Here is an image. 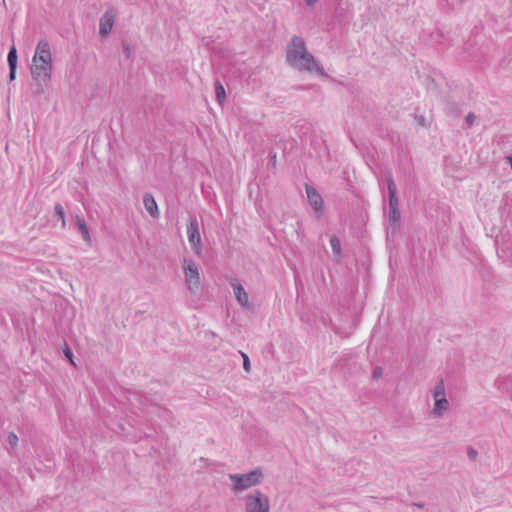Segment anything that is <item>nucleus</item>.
Returning <instances> with one entry per match:
<instances>
[{
	"label": "nucleus",
	"mask_w": 512,
	"mask_h": 512,
	"mask_svg": "<svg viewBox=\"0 0 512 512\" xmlns=\"http://www.w3.org/2000/svg\"><path fill=\"white\" fill-rule=\"evenodd\" d=\"M287 64L300 72L317 73L324 75V69L318 64L316 58L307 50L305 40L300 36H293L287 46Z\"/></svg>",
	"instance_id": "f257e3e1"
},
{
	"label": "nucleus",
	"mask_w": 512,
	"mask_h": 512,
	"mask_svg": "<svg viewBox=\"0 0 512 512\" xmlns=\"http://www.w3.org/2000/svg\"><path fill=\"white\" fill-rule=\"evenodd\" d=\"M51 72L52 54L50 44L46 39H41L33 56L31 75L34 81H44L46 83L51 79Z\"/></svg>",
	"instance_id": "f03ea898"
},
{
	"label": "nucleus",
	"mask_w": 512,
	"mask_h": 512,
	"mask_svg": "<svg viewBox=\"0 0 512 512\" xmlns=\"http://www.w3.org/2000/svg\"><path fill=\"white\" fill-rule=\"evenodd\" d=\"M229 478L233 482V490L241 492L259 484L262 479V472L256 469L246 474H230Z\"/></svg>",
	"instance_id": "7ed1b4c3"
},
{
	"label": "nucleus",
	"mask_w": 512,
	"mask_h": 512,
	"mask_svg": "<svg viewBox=\"0 0 512 512\" xmlns=\"http://www.w3.org/2000/svg\"><path fill=\"white\" fill-rule=\"evenodd\" d=\"M246 512H269V498L260 491H255L246 496Z\"/></svg>",
	"instance_id": "20e7f679"
},
{
	"label": "nucleus",
	"mask_w": 512,
	"mask_h": 512,
	"mask_svg": "<svg viewBox=\"0 0 512 512\" xmlns=\"http://www.w3.org/2000/svg\"><path fill=\"white\" fill-rule=\"evenodd\" d=\"M184 272L188 289L192 293H197L200 290V277L196 263L193 260L184 258Z\"/></svg>",
	"instance_id": "39448f33"
},
{
	"label": "nucleus",
	"mask_w": 512,
	"mask_h": 512,
	"mask_svg": "<svg viewBox=\"0 0 512 512\" xmlns=\"http://www.w3.org/2000/svg\"><path fill=\"white\" fill-rule=\"evenodd\" d=\"M187 237L192 249L195 251L196 254H199L202 250V246L201 236L199 233V224L196 217H189L188 219Z\"/></svg>",
	"instance_id": "423d86ee"
},
{
	"label": "nucleus",
	"mask_w": 512,
	"mask_h": 512,
	"mask_svg": "<svg viewBox=\"0 0 512 512\" xmlns=\"http://www.w3.org/2000/svg\"><path fill=\"white\" fill-rule=\"evenodd\" d=\"M116 13L113 8L108 9L100 18L99 35L102 38L107 37L114 26Z\"/></svg>",
	"instance_id": "0eeeda50"
},
{
	"label": "nucleus",
	"mask_w": 512,
	"mask_h": 512,
	"mask_svg": "<svg viewBox=\"0 0 512 512\" xmlns=\"http://www.w3.org/2000/svg\"><path fill=\"white\" fill-rule=\"evenodd\" d=\"M306 194L309 201L310 206L317 214V216H321L323 213V199L322 196L317 192V190L309 185H306Z\"/></svg>",
	"instance_id": "6e6552de"
},
{
	"label": "nucleus",
	"mask_w": 512,
	"mask_h": 512,
	"mask_svg": "<svg viewBox=\"0 0 512 512\" xmlns=\"http://www.w3.org/2000/svg\"><path fill=\"white\" fill-rule=\"evenodd\" d=\"M387 189L389 194V210H398L399 200L397 197V187L391 173L387 174Z\"/></svg>",
	"instance_id": "1a4fd4ad"
},
{
	"label": "nucleus",
	"mask_w": 512,
	"mask_h": 512,
	"mask_svg": "<svg viewBox=\"0 0 512 512\" xmlns=\"http://www.w3.org/2000/svg\"><path fill=\"white\" fill-rule=\"evenodd\" d=\"M143 204L147 212L153 217L157 218L159 216V210L157 203L150 193H145L143 196Z\"/></svg>",
	"instance_id": "9d476101"
},
{
	"label": "nucleus",
	"mask_w": 512,
	"mask_h": 512,
	"mask_svg": "<svg viewBox=\"0 0 512 512\" xmlns=\"http://www.w3.org/2000/svg\"><path fill=\"white\" fill-rule=\"evenodd\" d=\"M231 285L233 287V291H234L237 301L243 307H249V299H248V295H247L244 287L238 282H233V283H231Z\"/></svg>",
	"instance_id": "9b49d317"
},
{
	"label": "nucleus",
	"mask_w": 512,
	"mask_h": 512,
	"mask_svg": "<svg viewBox=\"0 0 512 512\" xmlns=\"http://www.w3.org/2000/svg\"><path fill=\"white\" fill-rule=\"evenodd\" d=\"M434 400H435V402H434V407H433V410H432V414L435 417H441L443 415V413L446 410H448L449 402H448L446 397H441V398H437V399H434Z\"/></svg>",
	"instance_id": "f8f14e48"
},
{
	"label": "nucleus",
	"mask_w": 512,
	"mask_h": 512,
	"mask_svg": "<svg viewBox=\"0 0 512 512\" xmlns=\"http://www.w3.org/2000/svg\"><path fill=\"white\" fill-rule=\"evenodd\" d=\"M75 222H76V225L82 235V238L89 242L90 241V235H89V230H88V227H87V224L85 222V220L79 216H76L75 218Z\"/></svg>",
	"instance_id": "ddd939ff"
},
{
	"label": "nucleus",
	"mask_w": 512,
	"mask_h": 512,
	"mask_svg": "<svg viewBox=\"0 0 512 512\" xmlns=\"http://www.w3.org/2000/svg\"><path fill=\"white\" fill-rule=\"evenodd\" d=\"M214 89H215L216 99L219 102V104L222 105L223 102L226 100V92H225L224 86L218 79H216L214 81Z\"/></svg>",
	"instance_id": "4468645a"
},
{
	"label": "nucleus",
	"mask_w": 512,
	"mask_h": 512,
	"mask_svg": "<svg viewBox=\"0 0 512 512\" xmlns=\"http://www.w3.org/2000/svg\"><path fill=\"white\" fill-rule=\"evenodd\" d=\"M330 245L334 255L339 258L341 256V244L339 238L335 235L332 236L330 238Z\"/></svg>",
	"instance_id": "2eb2a0df"
},
{
	"label": "nucleus",
	"mask_w": 512,
	"mask_h": 512,
	"mask_svg": "<svg viewBox=\"0 0 512 512\" xmlns=\"http://www.w3.org/2000/svg\"><path fill=\"white\" fill-rule=\"evenodd\" d=\"M17 50L15 48V46H12L8 52V56H7V62H8V66L11 67H17Z\"/></svg>",
	"instance_id": "dca6fc26"
},
{
	"label": "nucleus",
	"mask_w": 512,
	"mask_h": 512,
	"mask_svg": "<svg viewBox=\"0 0 512 512\" xmlns=\"http://www.w3.org/2000/svg\"><path fill=\"white\" fill-rule=\"evenodd\" d=\"M433 397H434V399L446 397L445 386H444V382L442 379L436 384L434 391H433Z\"/></svg>",
	"instance_id": "f3484780"
},
{
	"label": "nucleus",
	"mask_w": 512,
	"mask_h": 512,
	"mask_svg": "<svg viewBox=\"0 0 512 512\" xmlns=\"http://www.w3.org/2000/svg\"><path fill=\"white\" fill-rule=\"evenodd\" d=\"M55 214L59 217V219L62 222V226L65 227L66 225V219H65V212L60 203H56L54 206Z\"/></svg>",
	"instance_id": "a211bd4d"
},
{
	"label": "nucleus",
	"mask_w": 512,
	"mask_h": 512,
	"mask_svg": "<svg viewBox=\"0 0 512 512\" xmlns=\"http://www.w3.org/2000/svg\"><path fill=\"white\" fill-rule=\"evenodd\" d=\"M42 81H35L34 84L31 85L32 94L35 96H39L44 92V88L41 84Z\"/></svg>",
	"instance_id": "6ab92c4d"
},
{
	"label": "nucleus",
	"mask_w": 512,
	"mask_h": 512,
	"mask_svg": "<svg viewBox=\"0 0 512 512\" xmlns=\"http://www.w3.org/2000/svg\"><path fill=\"white\" fill-rule=\"evenodd\" d=\"M389 219L392 223L398 224L400 222V213L398 210H390Z\"/></svg>",
	"instance_id": "aec40b11"
},
{
	"label": "nucleus",
	"mask_w": 512,
	"mask_h": 512,
	"mask_svg": "<svg viewBox=\"0 0 512 512\" xmlns=\"http://www.w3.org/2000/svg\"><path fill=\"white\" fill-rule=\"evenodd\" d=\"M240 354H241V356H242V358H243V368H244V370H245L246 372H249V371H250V369H251L249 357H248V355H247L246 353H244V352H241V351H240Z\"/></svg>",
	"instance_id": "412c9836"
},
{
	"label": "nucleus",
	"mask_w": 512,
	"mask_h": 512,
	"mask_svg": "<svg viewBox=\"0 0 512 512\" xmlns=\"http://www.w3.org/2000/svg\"><path fill=\"white\" fill-rule=\"evenodd\" d=\"M8 443L9 445L14 448L18 444V436L14 432H10L8 434Z\"/></svg>",
	"instance_id": "4be33fe9"
},
{
	"label": "nucleus",
	"mask_w": 512,
	"mask_h": 512,
	"mask_svg": "<svg viewBox=\"0 0 512 512\" xmlns=\"http://www.w3.org/2000/svg\"><path fill=\"white\" fill-rule=\"evenodd\" d=\"M475 119H476L475 114H474V113H472V112H470V113H468V115L466 116V118H465V122H466V124L470 127V126H472V125H473V123H474Z\"/></svg>",
	"instance_id": "5701e85b"
},
{
	"label": "nucleus",
	"mask_w": 512,
	"mask_h": 512,
	"mask_svg": "<svg viewBox=\"0 0 512 512\" xmlns=\"http://www.w3.org/2000/svg\"><path fill=\"white\" fill-rule=\"evenodd\" d=\"M467 455H468L469 459L476 460L478 452L473 447H468Z\"/></svg>",
	"instance_id": "b1692460"
},
{
	"label": "nucleus",
	"mask_w": 512,
	"mask_h": 512,
	"mask_svg": "<svg viewBox=\"0 0 512 512\" xmlns=\"http://www.w3.org/2000/svg\"><path fill=\"white\" fill-rule=\"evenodd\" d=\"M64 355L73 365H75L73 361V353L68 347L65 348Z\"/></svg>",
	"instance_id": "393cba45"
},
{
	"label": "nucleus",
	"mask_w": 512,
	"mask_h": 512,
	"mask_svg": "<svg viewBox=\"0 0 512 512\" xmlns=\"http://www.w3.org/2000/svg\"><path fill=\"white\" fill-rule=\"evenodd\" d=\"M383 370L381 367H375L373 370V378L378 379L382 376Z\"/></svg>",
	"instance_id": "a878e982"
},
{
	"label": "nucleus",
	"mask_w": 512,
	"mask_h": 512,
	"mask_svg": "<svg viewBox=\"0 0 512 512\" xmlns=\"http://www.w3.org/2000/svg\"><path fill=\"white\" fill-rule=\"evenodd\" d=\"M123 49H124V53H125V56L127 58H130L131 56V48H130V45L128 43H123Z\"/></svg>",
	"instance_id": "bb28decb"
},
{
	"label": "nucleus",
	"mask_w": 512,
	"mask_h": 512,
	"mask_svg": "<svg viewBox=\"0 0 512 512\" xmlns=\"http://www.w3.org/2000/svg\"><path fill=\"white\" fill-rule=\"evenodd\" d=\"M16 68L17 67H13V66L9 67V80L10 81H13L16 77Z\"/></svg>",
	"instance_id": "cd10ccee"
},
{
	"label": "nucleus",
	"mask_w": 512,
	"mask_h": 512,
	"mask_svg": "<svg viewBox=\"0 0 512 512\" xmlns=\"http://www.w3.org/2000/svg\"><path fill=\"white\" fill-rule=\"evenodd\" d=\"M412 505L415 506V507H418V508H423L425 506V504L423 502L412 503Z\"/></svg>",
	"instance_id": "c85d7f7f"
},
{
	"label": "nucleus",
	"mask_w": 512,
	"mask_h": 512,
	"mask_svg": "<svg viewBox=\"0 0 512 512\" xmlns=\"http://www.w3.org/2000/svg\"><path fill=\"white\" fill-rule=\"evenodd\" d=\"M308 5H314L317 0H305Z\"/></svg>",
	"instance_id": "c756f323"
},
{
	"label": "nucleus",
	"mask_w": 512,
	"mask_h": 512,
	"mask_svg": "<svg viewBox=\"0 0 512 512\" xmlns=\"http://www.w3.org/2000/svg\"><path fill=\"white\" fill-rule=\"evenodd\" d=\"M508 160H509L510 166L512 168V155L508 158Z\"/></svg>",
	"instance_id": "7c9ffc66"
},
{
	"label": "nucleus",
	"mask_w": 512,
	"mask_h": 512,
	"mask_svg": "<svg viewBox=\"0 0 512 512\" xmlns=\"http://www.w3.org/2000/svg\"><path fill=\"white\" fill-rule=\"evenodd\" d=\"M275 158H276V155L274 154L273 157L271 158V161H274Z\"/></svg>",
	"instance_id": "2f4dec72"
},
{
	"label": "nucleus",
	"mask_w": 512,
	"mask_h": 512,
	"mask_svg": "<svg viewBox=\"0 0 512 512\" xmlns=\"http://www.w3.org/2000/svg\"><path fill=\"white\" fill-rule=\"evenodd\" d=\"M275 158H276V155L274 154L273 157L271 158V161H274Z\"/></svg>",
	"instance_id": "473e14b6"
}]
</instances>
